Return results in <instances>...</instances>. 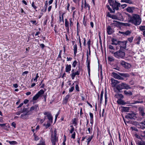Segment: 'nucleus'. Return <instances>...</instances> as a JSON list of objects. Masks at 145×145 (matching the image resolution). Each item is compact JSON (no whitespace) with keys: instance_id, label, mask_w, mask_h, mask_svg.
Returning <instances> with one entry per match:
<instances>
[{"instance_id":"obj_42","label":"nucleus","mask_w":145,"mask_h":145,"mask_svg":"<svg viewBox=\"0 0 145 145\" xmlns=\"http://www.w3.org/2000/svg\"><path fill=\"white\" fill-rule=\"evenodd\" d=\"M72 86V87H71L70 89H69V92H72V91H73L74 90V83H73Z\"/></svg>"},{"instance_id":"obj_5","label":"nucleus","mask_w":145,"mask_h":145,"mask_svg":"<svg viewBox=\"0 0 145 145\" xmlns=\"http://www.w3.org/2000/svg\"><path fill=\"white\" fill-rule=\"evenodd\" d=\"M116 88L119 92L123 89H129L131 88L130 86L125 83H121L118 85L116 87Z\"/></svg>"},{"instance_id":"obj_3","label":"nucleus","mask_w":145,"mask_h":145,"mask_svg":"<svg viewBox=\"0 0 145 145\" xmlns=\"http://www.w3.org/2000/svg\"><path fill=\"white\" fill-rule=\"evenodd\" d=\"M108 2L114 11L115 10H118L119 9V8L121 7L120 3L117 2L116 0H108Z\"/></svg>"},{"instance_id":"obj_60","label":"nucleus","mask_w":145,"mask_h":145,"mask_svg":"<svg viewBox=\"0 0 145 145\" xmlns=\"http://www.w3.org/2000/svg\"><path fill=\"white\" fill-rule=\"evenodd\" d=\"M88 133L87 132V133L88 134H91L92 133V131H91V129L89 127L88 129Z\"/></svg>"},{"instance_id":"obj_26","label":"nucleus","mask_w":145,"mask_h":145,"mask_svg":"<svg viewBox=\"0 0 145 145\" xmlns=\"http://www.w3.org/2000/svg\"><path fill=\"white\" fill-rule=\"evenodd\" d=\"M39 109V107L37 105H35L34 106H32L30 108V111H32L33 110H37Z\"/></svg>"},{"instance_id":"obj_37","label":"nucleus","mask_w":145,"mask_h":145,"mask_svg":"<svg viewBox=\"0 0 145 145\" xmlns=\"http://www.w3.org/2000/svg\"><path fill=\"white\" fill-rule=\"evenodd\" d=\"M114 97L116 98H118V97H120L121 98H123V96L122 94L120 93L115 95Z\"/></svg>"},{"instance_id":"obj_16","label":"nucleus","mask_w":145,"mask_h":145,"mask_svg":"<svg viewBox=\"0 0 145 145\" xmlns=\"http://www.w3.org/2000/svg\"><path fill=\"white\" fill-rule=\"evenodd\" d=\"M138 110L139 111L140 114L142 116H144L145 115V113L144 108L143 107H140L138 108Z\"/></svg>"},{"instance_id":"obj_64","label":"nucleus","mask_w":145,"mask_h":145,"mask_svg":"<svg viewBox=\"0 0 145 145\" xmlns=\"http://www.w3.org/2000/svg\"><path fill=\"white\" fill-rule=\"evenodd\" d=\"M31 22L33 24H37L36 21V20H31Z\"/></svg>"},{"instance_id":"obj_34","label":"nucleus","mask_w":145,"mask_h":145,"mask_svg":"<svg viewBox=\"0 0 145 145\" xmlns=\"http://www.w3.org/2000/svg\"><path fill=\"white\" fill-rule=\"evenodd\" d=\"M138 145H145V142L144 141H138L137 142Z\"/></svg>"},{"instance_id":"obj_48","label":"nucleus","mask_w":145,"mask_h":145,"mask_svg":"<svg viewBox=\"0 0 145 145\" xmlns=\"http://www.w3.org/2000/svg\"><path fill=\"white\" fill-rule=\"evenodd\" d=\"M77 62L76 60H75L73 62L72 66V67H76V65H77Z\"/></svg>"},{"instance_id":"obj_56","label":"nucleus","mask_w":145,"mask_h":145,"mask_svg":"<svg viewBox=\"0 0 145 145\" xmlns=\"http://www.w3.org/2000/svg\"><path fill=\"white\" fill-rule=\"evenodd\" d=\"M125 2L130 4H132V2L130 0H125Z\"/></svg>"},{"instance_id":"obj_7","label":"nucleus","mask_w":145,"mask_h":145,"mask_svg":"<svg viewBox=\"0 0 145 145\" xmlns=\"http://www.w3.org/2000/svg\"><path fill=\"white\" fill-rule=\"evenodd\" d=\"M44 92V91L42 89H41L33 97V100L34 101L37 100L39 97L42 96Z\"/></svg>"},{"instance_id":"obj_39","label":"nucleus","mask_w":145,"mask_h":145,"mask_svg":"<svg viewBox=\"0 0 145 145\" xmlns=\"http://www.w3.org/2000/svg\"><path fill=\"white\" fill-rule=\"evenodd\" d=\"M117 103L119 104H123L124 103V102L123 101L121 100V99H119L117 101Z\"/></svg>"},{"instance_id":"obj_17","label":"nucleus","mask_w":145,"mask_h":145,"mask_svg":"<svg viewBox=\"0 0 145 145\" xmlns=\"http://www.w3.org/2000/svg\"><path fill=\"white\" fill-rule=\"evenodd\" d=\"M69 24V23L67 19L66 18L65 19V27L67 28V30L68 32L69 30V27L70 26Z\"/></svg>"},{"instance_id":"obj_29","label":"nucleus","mask_w":145,"mask_h":145,"mask_svg":"<svg viewBox=\"0 0 145 145\" xmlns=\"http://www.w3.org/2000/svg\"><path fill=\"white\" fill-rule=\"evenodd\" d=\"M63 15L64 14H62L61 16L60 15L59 17V23H60L62 22L63 24V23L64 21H63Z\"/></svg>"},{"instance_id":"obj_25","label":"nucleus","mask_w":145,"mask_h":145,"mask_svg":"<svg viewBox=\"0 0 145 145\" xmlns=\"http://www.w3.org/2000/svg\"><path fill=\"white\" fill-rule=\"evenodd\" d=\"M135 10L134 7H129L126 9L127 11L129 13H132L133 12V10Z\"/></svg>"},{"instance_id":"obj_62","label":"nucleus","mask_w":145,"mask_h":145,"mask_svg":"<svg viewBox=\"0 0 145 145\" xmlns=\"http://www.w3.org/2000/svg\"><path fill=\"white\" fill-rule=\"evenodd\" d=\"M109 48L111 50H114V47L111 45H109L108 46Z\"/></svg>"},{"instance_id":"obj_4","label":"nucleus","mask_w":145,"mask_h":145,"mask_svg":"<svg viewBox=\"0 0 145 145\" xmlns=\"http://www.w3.org/2000/svg\"><path fill=\"white\" fill-rule=\"evenodd\" d=\"M57 131L56 129L54 131H52L51 135V141L52 145H56V143L58 142V137L57 136Z\"/></svg>"},{"instance_id":"obj_52","label":"nucleus","mask_w":145,"mask_h":145,"mask_svg":"<svg viewBox=\"0 0 145 145\" xmlns=\"http://www.w3.org/2000/svg\"><path fill=\"white\" fill-rule=\"evenodd\" d=\"M70 127H71V129L70 130V133L72 134L73 132L74 129L73 125H71Z\"/></svg>"},{"instance_id":"obj_11","label":"nucleus","mask_w":145,"mask_h":145,"mask_svg":"<svg viewBox=\"0 0 145 145\" xmlns=\"http://www.w3.org/2000/svg\"><path fill=\"white\" fill-rule=\"evenodd\" d=\"M83 0H82V5L81 6L82 7V9L83 8L86 9L88 8V10H89L90 9V6L88 4L86 3V0H84V3H83Z\"/></svg>"},{"instance_id":"obj_12","label":"nucleus","mask_w":145,"mask_h":145,"mask_svg":"<svg viewBox=\"0 0 145 145\" xmlns=\"http://www.w3.org/2000/svg\"><path fill=\"white\" fill-rule=\"evenodd\" d=\"M87 67H88V73L89 74V75L90 74V61L89 60H88V51H87Z\"/></svg>"},{"instance_id":"obj_15","label":"nucleus","mask_w":145,"mask_h":145,"mask_svg":"<svg viewBox=\"0 0 145 145\" xmlns=\"http://www.w3.org/2000/svg\"><path fill=\"white\" fill-rule=\"evenodd\" d=\"M80 70H78L76 72L73 73H71L70 75L72 79L73 80L76 75H78L80 74Z\"/></svg>"},{"instance_id":"obj_32","label":"nucleus","mask_w":145,"mask_h":145,"mask_svg":"<svg viewBox=\"0 0 145 145\" xmlns=\"http://www.w3.org/2000/svg\"><path fill=\"white\" fill-rule=\"evenodd\" d=\"M93 135L91 136H89L87 138V144H89V143L91 141V139L93 138Z\"/></svg>"},{"instance_id":"obj_22","label":"nucleus","mask_w":145,"mask_h":145,"mask_svg":"<svg viewBox=\"0 0 145 145\" xmlns=\"http://www.w3.org/2000/svg\"><path fill=\"white\" fill-rule=\"evenodd\" d=\"M89 115H90V123L91 124L92 127H91V130H92V125H93V114L92 113H91L90 112L89 113Z\"/></svg>"},{"instance_id":"obj_63","label":"nucleus","mask_w":145,"mask_h":145,"mask_svg":"<svg viewBox=\"0 0 145 145\" xmlns=\"http://www.w3.org/2000/svg\"><path fill=\"white\" fill-rule=\"evenodd\" d=\"M12 126L14 127V128H16V124L14 122H12L11 124Z\"/></svg>"},{"instance_id":"obj_38","label":"nucleus","mask_w":145,"mask_h":145,"mask_svg":"<svg viewBox=\"0 0 145 145\" xmlns=\"http://www.w3.org/2000/svg\"><path fill=\"white\" fill-rule=\"evenodd\" d=\"M129 107H122V110L124 112H128L129 110Z\"/></svg>"},{"instance_id":"obj_2","label":"nucleus","mask_w":145,"mask_h":145,"mask_svg":"<svg viewBox=\"0 0 145 145\" xmlns=\"http://www.w3.org/2000/svg\"><path fill=\"white\" fill-rule=\"evenodd\" d=\"M112 76L118 80H124V77H128L129 76V75L128 73H118V74L115 72L112 73Z\"/></svg>"},{"instance_id":"obj_57","label":"nucleus","mask_w":145,"mask_h":145,"mask_svg":"<svg viewBox=\"0 0 145 145\" xmlns=\"http://www.w3.org/2000/svg\"><path fill=\"white\" fill-rule=\"evenodd\" d=\"M75 135L76 133L75 132H73V133L71 135V138H72L73 139H75Z\"/></svg>"},{"instance_id":"obj_45","label":"nucleus","mask_w":145,"mask_h":145,"mask_svg":"<svg viewBox=\"0 0 145 145\" xmlns=\"http://www.w3.org/2000/svg\"><path fill=\"white\" fill-rule=\"evenodd\" d=\"M140 135L142 137L145 138V131H141L140 132Z\"/></svg>"},{"instance_id":"obj_6","label":"nucleus","mask_w":145,"mask_h":145,"mask_svg":"<svg viewBox=\"0 0 145 145\" xmlns=\"http://www.w3.org/2000/svg\"><path fill=\"white\" fill-rule=\"evenodd\" d=\"M121 50H120L114 53V56L117 58H124L125 55L124 52L121 51Z\"/></svg>"},{"instance_id":"obj_19","label":"nucleus","mask_w":145,"mask_h":145,"mask_svg":"<svg viewBox=\"0 0 145 145\" xmlns=\"http://www.w3.org/2000/svg\"><path fill=\"white\" fill-rule=\"evenodd\" d=\"M71 65L67 64L65 66V72H69L71 70Z\"/></svg>"},{"instance_id":"obj_51","label":"nucleus","mask_w":145,"mask_h":145,"mask_svg":"<svg viewBox=\"0 0 145 145\" xmlns=\"http://www.w3.org/2000/svg\"><path fill=\"white\" fill-rule=\"evenodd\" d=\"M104 93V92L103 91H102L101 93V98H100V101L101 102L102 101V100L103 99V94Z\"/></svg>"},{"instance_id":"obj_41","label":"nucleus","mask_w":145,"mask_h":145,"mask_svg":"<svg viewBox=\"0 0 145 145\" xmlns=\"http://www.w3.org/2000/svg\"><path fill=\"white\" fill-rule=\"evenodd\" d=\"M131 32L129 30L125 32H121V33L124 35H128L130 34Z\"/></svg>"},{"instance_id":"obj_28","label":"nucleus","mask_w":145,"mask_h":145,"mask_svg":"<svg viewBox=\"0 0 145 145\" xmlns=\"http://www.w3.org/2000/svg\"><path fill=\"white\" fill-rule=\"evenodd\" d=\"M124 94L126 95H133L132 92L130 91H127L126 90H124Z\"/></svg>"},{"instance_id":"obj_21","label":"nucleus","mask_w":145,"mask_h":145,"mask_svg":"<svg viewBox=\"0 0 145 145\" xmlns=\"http://www.w3.org/2000/svg\"><path fill=\"white\" fill-rule=\"evenodd\" d=\"M141 39V38L140 37H137L135 38L134 41H135V42L136 44H139Z\"/></svg>"},{"instance_id":"obj_30","label":"nucleus","mask_w":145,"mask_h":145,"mask_svg":"<svg viewBox=\"0 0 145 145\" xmlns=\"http://www.w3.org/2000/svg\"><path fill=\"white\" fill-rule=\"evenodd\" d=\"M52 123H51L50 121H48L47 122V123L46 124L44 123V124L43 125L44 126H45L46 127V129L48 128L52 124Z\"/></svg>"},{"instance_id":"obj_58","label":"nucleus","mask_w":145,"mask_h":145,"mask_svg":"<svg viewBox=\"0 0 145 145\" xmlns=\"http://www.w3.org/2000/svg\"><path fill=\"white\" fill-rule=\"evenodd\" d=\"M34 139L36 141L38 140H39V137L34 134Z\"/></svg>"},{"instance_id":"obj_31","label":"nucleus","mask_w":145,"mask_h":145,"mask_svg":"<svg viewBox=\"0 0 145 145\" xmlns=\"http://www.w3.org/2000/svg\"><path fill=\"white\" fill-rule=\"evenodd\" d=\"M69 95H67L65 98V99L63 101L64 103L65 104H66L68 101L69 99Z\"/></svg>"},{"instance_id":"obj_33","label":"nucleus","mask_w":145,"mask_h":145,"mask_svg":"<svg viewBox=\"0 0 145 145\" xmlns=\"http://www.w3.org/2000/svg\"><path fill=\"white\" fill-rule=\"evenodd\" d=\"M37 145H46L45 141L44 140L42 139L40 141L39 143L37 144Z\"/></svg>"},{"instance_id":"obj_61","label":"nucleus","mask_w":145,"mask_h":145,"mask_svg":"<svg viewBox=\"0 0 145 145\" xmlns=\"http://www.w3.org/2000/svg\"><path fill=\"white\" fill-rule=\"evenodd\" d=\"M35 9H36L37 8V7L35 5L34 2H33L31 5Z\"/></svg>"},{"instance_id":"obj_49","label":"nucleus","mask_w":145,"mask_h":145,"mask_svg":"<svg viewBox=\"0 0 145 145\" xmlns=\"http://www.w3.org/2000/svg\"><path fill=\"white\" fill-rule=\"evenodd\" d=\"M107 7L111 13H114V11L112 10L109 5L107 6Z\"/></svg>"},{"instance_id":"obj_50","label":"nucleus","mask_w":145,"mask_h":145,"mask_svg":"<svg viewBox=\"0 0 145 145\" xmlns=\"http://www.w3.org/2000/svg\"><path fill=\"white\" fill-rule=\"evenodd\" d=\"M48 3L47 2V1H46V3H45V4L44 6V7L45 8V10L44 11V12H46V10L47 8V7H48Z\"/></svg>"},{"instance_id":"obj_1","label":"nucleus","mask_w":145,"mask_h":145,"mask_svg":"<svg viewBox=\"0 0 145 145\" xmlns=\"http://www.w3.org/2000/svg\"><path fill=\"white\" fill-rule=\"evenodd\" d=\"M127 14L128 16L127 18L128 22L131 23L136 26L139 25L141 23L142 20L139 15L134 14L131 16L128 14Z\"/></svg>"},{"instance_id":"obj_9","label":"nucleus","mask_w":145,"mask_h":145,"mask_svg":"<svg viewBox=\"0 0 145 145\" xmlns=\"http://www.w3.org/2000/svg\"><path fill=\"white\" fill-rule=\"evenodd\" d=\"M127 43V41H120L119 44V45L120 47V50L123 48L125 49L126 48V44Z\"/></svg>"},{"instance_id":"obj_13","label":"nucleus","mask_w":145,"mask_h":145,"mask_svg":"<svg viewBox=\"0 0 145 145\" xmlns=\"http://www.w3.org/2000/svg\"><path fill=\"white\" fill-rule=\"evenodd\" d=\"M111 84L112 87H115L116 86L117 84L120 83L118 80H115L113 78L111 79Z\"/></svg>"},{"instance_id":"obj_36","label":"nucleus","mask_w":145,"mask_h":145,"mask_svg":"<svg viewBox=\"0 0 145 145\" xmlns=\"http://www.w3.org/2000/svg\"><path fill=\"white\" fill-rule=\"evenodd\" d=\"M74 50V54L75 55H76L77 52V46L76 44H75L73 46Z\"/></svg>"},{"instance_id":"obj_18","label":"nucleus","mask_w":145,"mask_h":145,"mask_svg":"<svg viewBox=\"0 0 145 145\" xmlns=\"http://www.w3.org/2000/svg\"><path fill=\"white\" fill-rule=\"evenodd\" d=\"M138 126H139V127H138V128L143 129H144L145 128V121H142L140 123Z\"/></svg>"},{"instance_id":"obj_53","label":"nucleus","mask_w":145,"mask_h":145,"mask_svg":"<svg viewBox=\"0 0 145 145\" xmlns=\"http://www.w3.org/2000/svg\"><path fill=\"white\" fill-rule=\"evenodd\" d=\"M143 101H134L133 103H132V104H136L137 103H143Z\"/></svg>"},{"instance_id":"obj_10","label":"nucleus","mask_w":145,"mask_h":145,"mask_svg":"<svg viewBox=\"0 0 145 145\" xmlns=\"http://www.w3.org/2000/svg\"><path fill=\"white\" fill-rule=\"evenodd\" d=\"M44 114L46 115L47 117L48 121H50L51 123H52L53 117L51 113L49 112H45L44 113Z\"/></svg>"},{"instance_id":"obj_59","label":"nucleus","mask_w":145,"mask_h":145,"mask_svg":"<svg viewBox=\"0 0 145 145\" xmlns=\"http://www.w3.org/2000/svg\"><path fill=\"white\" fill-rule=\"evenodd\" d=\"M75 89L77 91H79V86L78 84L76 85L75 86Z\"/></svg>"},{"instance_id":"obj_23","label":"nucleus","mask_w":145,"mask_h":145,"mask_svg":"<svg viewBox=\"0 0 145 145\" xmlns=\"http://www.w3.org/2000/svg\"><path fill=\"white\" fill-rule=\"evenodd\" d=\"M107 31L109 35H111L113 32V30L110 26H108L107 28Z\"/></svg>"},{"instance_id":"obj_20","label":"nucleus","mask_w":145,"mask_h":145,"mask_svg":"<svg viewBox=\"0 0 145 145\" xmlns=\"http://www.w3.org/2000/svg\"><path fill=\"white\" fill-rule=\"evenodd\" d=\"M28 114L27 112L24 113L22 114L20 116V118L23 119H25L27 118L28 117Z\"/></svg>"},{"instance_id":"obj_27","label":"nucleus","mask_w":145,"mask_h":145,"mask_svg":"<svg viewBox=\"0 0 145 145\" xmlns=\"http://www.w3.org/2000/svg\"><path fill=\"white\" fill-rule=\"evenodd\" d=\"M139 29L141 31H143V35L145 37V26H140L139 27Z\"/></svg>"},{"instance_id":"obj_54","label":"nucleus","mask_w":145,"mask_h":145,"mask_svg":"<svg viewBox=\"0 0 145 145\" xmlns=\"http://www.w3.org/2000/svg\"><path fill=\"white\" fill-rule=\"evenodd\" d=\"M133 37H131L128 38L127 39L128 41L131 43L133 41Z\"/></svg>"},{"instance_id":"obj_43","label":"nucleus","mask_w":145,"mask_h":145,"mask_svg":"<svg viewBox=\"0 0 145 145\" xmlns=\"http://www.w3.org/2000/svg\"><path fill=\"white\" fill-rule=\"evenodd\" d=\"M69 26L70 27H72L73 25V22L72 21V19L71 18L69 19Z\"/></svg>"},{"instance_id":"obj_14","label":"nucleus","mask_w":145,"mask_h":145,"mask_svg":"<svg viewBox=\"0 0 145 145\" xmlns=\"http://www.w3.org/2000/svg\"><path fill=\"white\" fill-rule=\"evenodd\" d=\"M127 118L130 119H134L136 117V114L134 113H129L126 116Z\"/></svg>"},{"instance_id":"obj_55","label":"nucleus","mask_w":145,"mask_h":145,"mask_svg":"<svg viewBox=\"0 0 145 145\" xmlns=\"http://www.w3.org/2000/svg\"><path fill=\"white\" fill-rule=\"evenodd\" d=\"M39 77V76H38V73H37L36 74V77L33 79V80L35 82H37V79Z\"/></svg>"},{"instance_id":"obj_24","label":"nucleus","mask_w":145,"mask_h":145,"mask_svg":"<svg viewBox=\"0 0 145 145\" xmlns=\"http://www.w3.org/2000/svg\"><path fill=\"white\" fill-rule=\"evenodd\" d=\"M112 44L115 45H117L118 44H119L120 42L119 41H117L115 39H112Z\"/></svg>"},{"instance_id":"obj_46","label":"nucleus","mask_w":145,"mask_h":145,"mask_svg":"<svg viewBox=\"0 0 145 145\" xmlns=\"http://www.w3.org/2000/svg\"><path fill=\"white\" fill-rule=\"evenodd\" d=\"M111 18L114 19H116L119 20H120V19H119V18L115 15H112Z\"/></svg>"},{"instance_id":"obj_35","label":"nucleus","mask_w":145,"mask_h":145,"mask_svg":"<svg viewBox=\"0 0 145 145\" xmlns=\"http://www.w3.org/2000/svg\"><path fill=\"white\" fill-rule=\"evenodd\" d=\"M7 142H8L11 145H14L16 144H17V142L15 141H9L8 140H7Z\"/></svg>"},{"instance_id":"obj_44","label":"nucleus","mask_w":145,"mask_h":145,"mask_svg":"<svg viewBox=\"0 0 145 145\" xmlns=\"http://www.w3.org/2000/svg\"><path fill=\"white\" fill-rule=\"evenodd\" d=\"M105 105H106L107 101V93L106 92H105Z\"/></svg>"},{"instance_id":"obj_8","label":"nucleus","mask_w":145,"mask_h":145,"mask_svg":"<svg viewBox=\"0 0 145 145\" xmlns=\"http://www.w3.org/2000/svg\"><path fill=\"white\" fill-rule=\"evenodd\" d=\"M120 64L122 66L126 69H128L130 68L131 66V65L123 61H121L120 62Z\"/></svg>"},{"instance_id":"obj_40","label":"nucleus","mask_w":145,"mask_h":145,"mask_svg":"<svg viewBox=\"0 0 145 145\" xmlns=\"http://www.w3.org/2000/svg\"><path fill=\"white\" fill-rule=\"evenodd\" d=\"M108 60L111 62L113 61L114 60V57L111 56L108 57Z\"/></svg>"},{"instance_id":"obj_47","label":"nucleus","mask_w":145,"mask_h":145,"mask_svg":"<svg viewBox=\"0 0 145 145\" xmlns=\"http://www.w3.org/2000/svg\"><path fill=\"white\" fill-rule=\"evenodd\" d=\"M122 25L125 26L129 27L131 26V24L129 23H123Z\"/></svg>"}]
</instances>
